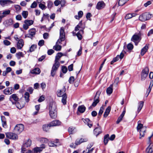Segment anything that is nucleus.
<instances>
[{
    "label": "nucleus",
    "mask_w": 153,
    "mask_h": 153,
    "mask_svg": "<svg viewBox=\"0 0 153 153\" xmlns=\"http://www.w3.org/2000/svg\"><path fill=\"white\" fill-rule=\"evenodd\" d=\"M62 56V53L59 52L58 53L56 56L55 63L53 66L51 72V75L53 76L55 74L59 66L60 63L59 61Z\"/></svg>",
    "instance_id": "1"
},
{
    "label": "nucleus",
    "mask_w": 153,
    "mask_h": 153,
    "mask_svg": "<svg viewBox=\"0 0 153 153\" xmlns=\"http://www.w3.org/2000/svg\"><path fill=\"white\" fill-rule=\"evenodd\" d=\"M48 109L49 111V115L51 118H55L57 115L56 106L55 102H50Z\"/></svg>",
    "instance_id": "2"
},
{
    "label": "nucleus",
    "mask_w": 153,
    "mask_h": 153,
    "mask_svg": "<svg viewBox=\"0 0 153 153\" xmlns=\"http://www.w3.org/2000/svg\"><path fill=\"white\" fill-rule=\"evenodd\" d=\"M142 35V33L140 32H139L138 33H135L132 36L131 40L134 42L135 45H137L141 39Z\"/></svg>",
    "instance_id": "3"
},
{
    "label": "nucleus",
    "mask_w": 153,
    "mask_h": 153,
    "mask_svg": "<svg viewBox=\"0 0 153 153\" xmlns=\"http://www.w3.org/2000/svg\"><path fill=\"white\" fill-rule=\"evenodd\" d=\"M152 14L145 13L140 15L139 17L140 21L143 22L151 18Z\"/></svg>",
    "instance_id": "4"
},
{
    "label": "nucleus",
    "mask_w": 153,
    "mask_h": 153,
    "mask_svg": "<svg viewBox=\"0 0 153 153\" xmlns=\"http://www.w3.org/2000/svg\"><path fill=\"white\" fill-rule=\"evenodd\" d=\"M24 126L22 124L16 125L14 128V131L17 134H19L24 130Z\"/></svg>",
    "instance_id": "5"
},
{
    "label": "nucleus",
    "mask_w": 153,
    "mask_h": 153,
    "mask_svg": "<svg viewBox=\"0 0 153 153\" xmlns=\"http://www.w3.org/2000/svg\"><path fill=\"white\" fill-rule=\"evenodd\" d=\"M101 91L100 90H98L97 92L96 95L94 98V101L93 102L92 106L93 107H95L97 104L99 102V98L100 95L101 93Z\"/></svg>",
    "instance_id": "6"
},
{
    "label": "nucleus",
    "mask_w": 153,
    "mask_h": 153,
    "mask_svg": "<svg viewBox=\"0 0 153 153\" xmlns=\"http://www.w3.org/2000/svg\"><path fill=\"white\" fill-rule=\"evenodd\" d=\"M149 72V68L146 67L141 72V79L142 80H144L147 76Z\"/></svg>",
    "instance_id": "7"
},
{
    "label": "nucleus",
    "mask_w": 153,
    "mask_h": 153,
    "mask_svg": "<svg viewBox=\"0 0 153 153\" xmlns=\"http://www.w3.org/2000/svg\"><path fill=\"white\" fill-rule=\"evenodd\" d=\"M7 138L10 139L17 140L18 138L17 135L15 133L12 132H7L5 133Z\"/></svg>",
    "instance_id": "8"
},
{
    "label": "nucleus",
    "mask_w": 153,
    "mask_h": 153,
    "mask_svg": "<svg viewBox=\"0 0 153 153\" xmlns=\"http://www.w3.org/2000/svg\"><path fill=\"white\" fill-rule=\"evenodd\" d=\"M36 32V29L35 28H32L30 29L29 30L28 34H26L25 35V38L28 37L31 38L34 36Z\"/></svg>",
    "instance_id": "9"
},
{
    "label": "nucleus",
    "mask_w": 153,
    "mask_h": 153,
    "mask_svg": "<svg viewBox=\"0 0 153 153\" xmlns=\"http://www.w3.org/2000/svg\"><path fill=\"white\" fill-rule=\"evenodd\" d=\"M9 100L12 102L13 104H14L19 100V98L16 94H13L10 96Z\"/></svg>",
    "instance_id": "10"
},
{
    "label": "nucleus",
    "mask_w": 153,
    "mask_h": 153,
    "mask_svg": "<svg viewBox=\"0 0 153 153\" xmlns=\"http://www.w3.org/2000/svg\"><path fill=\"white\" fill-rule=\"evenodd\" d=\"M14 105H15L16 107L20 109L22 108L25 106V103L21 100H18L15 103Z\"/></svg>",
    "instance_id": "11"
},
{
    "label": "nucleus",
    "mask_w": 153,
    "mask_h": 153,
    "mask_svg": "<svg viewBox=\"0 0 153 153\" xmlns=\"http://www.w3.org/2000/svg\"><path fill=\"white\" fill-rule=\"evenodd\" d=\"M24 42L23 40L20 39L18 40L16 44L17 48L18 49H21L24 45Z\"/></svg>",
    "instance_id": "12"
},
{
    "label": "nucleus",
    "mask_w": 153,
    "mask_h": 153,
    "mask_svg": "<svg viewBox=\"0 0 153 153\" xmlns=\"http://www.w3.org/2000/svg\"><path fill=\"white\" fill-rule=\"evenodd\" d=\"M124 56V54L123 53V52H122L120 54V55H118L117 56L114 58L113 59V60L111 62V64L112 65L114 62H116L117 61H118L119 59V58H120L121 59H122Z\"/></svg>",
    "instance_id": "13"
},
{
    "label": "nucleus",
    "mask_w": 153,
    "mask_h": 153,
    "mask_svg": "<svg viewBox=\"0 0 153 153\" xmlns=\"http://www.w3.org/2000/svg\"><path fill=\"white\" fill-rule=\"evenodd\" d=\"M66 89L65 87L64 86L62 90H58L57 93V95L59 97H61L63 96L65 93Z\"/></svg>",
    "instance_id": "14"
},
{
    "label": "nucleus",
    "mask_w": 153,
    "mask_h": 153,
    "mask_svg": "<svg viewBox=\"0 0 153 153\" xmlns=\"http://www.w3.org/2000/svg\"><path fill=\"white\" fill-rule=\"evenodd\" d=\"M3 24L6 27L11 25L13 24V20L11 19H7L3 23Z\"/></svg>",
    "instance_id": "15"
},
{
    "label": "nucleus",
    "mask_w": 153,
    "mask_h": 153,
    "mask_svg": "<svg viewBox=\"0 0 153 153\" xmlns=\"http://www.w3.org/2000/svg\"><path fill=\"white\" fill-rule=\"evenodd\" d=\"M140 121H138V125L137 127V130L138 131L140 130H146V127L145 126H143V125L140 123Z\"/></svg>",
    "instance_id": "16"
},
{
    "label": "nucleus",
    "mask_w": 153,
    "mask_h": 153,
    "mask_svg": "<svg viewBox=\"0 0 153 153\" xmlns=\"http://www.w3.org/2000/svg\"><path fill=\"white\" fill-rule=\"evenodd\" d=\"M61 122L58 120H56L50 123V126H58L61 124Z\"/></svg>",
    "instance_id": "17"
},
{
    "label": "nucleus",
    "mask_w": 153,
    "mask_h": 153,
    "mask_svg": "<svg viewBox=\"0 0 153 153\" xmlns=\"http://www.w3.org/2000/svg\"><path fill=\"white\" fill-rule=\"evenodd\" d=\"M94 134L97 137L102 132L101 128L100 126L97 127L94 130Z\"/></svg>",
    "instance_id": "18"
},
{
    "label": "nucleus",
    "mask_w": 153,
    "mask_h": 153,
    "mask_svg": "<svg viewBox=\"0 0 153 153\" xmlns=\"http://www.w3.org/2000/svg\"><path fill=\"white\" fill-rule=\"evenodd\" d=\"M88 141L87 138H81L80 139H78L75 141V144L77 145H79L82 142H86Z\"/></svg>",
    "instance_id": "19"
},
{
    "label": "nucleus",
    "mask_w": 153,
    "mask_h": 153,
    "mask_svg": "<svg viewBox=\"0 0 153 153\" xmlns=\"http://www.w3.org/2000/svg\"><path fill=\"white\" fill-rule=\"evenodd\" d=\"M153 152V144L150 143L146 150V153H152Z\"/></svg>",
    "instance_id": "20"
},
{
    "label": "nucleus",
    "mask_w": 153,
    "mask_h": 153,
    "mask_svg": "<svg viewBox=\"0 0 153 153\" xmlns=\"http://www.w3.org/2000/svg\"><path fill=\"white\" fill-rule=\"evenodd\" d=\"M4 93L6 95L10 94L13 92V90L12 88H8L4 90Z\"/></svg>",
    "instance_id": "21"
},
{
    "label": "nucleus",
    "mask_w": 153,
    "mask_h": 153,
    "mask_svg": "<svg viewBox=\"0 0 153 153\" xmlns=\"http://www.w3.org/2000/svg\"><path fill=\"white\" fill-rule=\"evenodd\" d=\"M149 44H146L141 50L140 53L142 56H143L147 51L149 48Z\"/></svg>",
    "instance_id": "22"
},
{
    "label": "nucleus",
    "mask_w": 153,
    "mask_h": 153,
    "mask_svg": "<svg viewBox=\"0 0 153 153\" xmlns=\"http://www.w3.org/2000/svg\"><path fill=\"white\" fill-rule=\"evenodd\" d=\"M105 6V4L103 1H100L98 2L96 6L97 9L99 10L103 8Z\"/></svg>",
    "instance_id": "23"
},
{
    "label": "nucleus",
    "mask_w": 153,
    "mask_h": 153,
    "mask_svg": "<svg viewBox=\"0 0 153 153\" xmlns=\"http://www.w3.org/2000/svg\"><path fill=\"white\" fill-rule=\"evenodd\" d=\"M126 113L125 109L124 108V110L122 114L120 115V116L118 118L117 121L116 123L117 124H119L122 120L123 118L124 117Z\"/></svg>",
    "instance_id": "24"
},
{
    "label": "nucleus",
    "mask_w": 153,
    "mask_h": 153,
    "mask_svg": "<svg viewBox=\"0 0 153 153\" xmlns=\"http://www.w3.org/2000/svg\"><path fill=\"white\" fill-rule=\"evenodd\" d=\"M1 118L2 126L5 128H7V125L5 117L4 116H1Z\"/></svg>",
    "instance_id": "25"
},
{
    "label": "nucleus",
    "mask_w": 153,
    "mask_h": 153,
    "mask_svg": "<svg viewBox=\"0 0 153 153\" xmlns=\"http://www.w3.org/2000/svg\"><path fill=\"white\" fill-rule=\"evenodd\" d=\"M10 2L12 3L13 2L12 1L9 0H0V4L3 7Z\"/></svg>",
    "instance_id": "26"
},
{
    "label": "nucleus",
    "mask_w": 153,
    "mask_h": 153,
    "mask_svg": "<svg viewBox=\"0 0 153 153\" xmlns=\"http://www.w3.org/2000/svg\"><path fill=\"white\" fill-rule=\"evenodd\" d=\"M32 144V141L28 139L23 144L24 146L25 147H27L30 146Z\"/></svg>",
    "instance_id": "27"
},
{
    "label": "nucleus",
    "mask_w": 153,
    "mask_h": 153,
    "mask_svg": "<svg viewBox=\"0 0 153 153\" xmlns=\"http://www.w3.org/2000/svg\"><path fill=\"white\" fill-rule=\"evenodd\" d=\"M111 110V107L110 106H108L106 109L105 112L104 113L103 116L105 117H106L108 115V114Z\"/></svg>",
    "instance_id": "28"
},
{
    "label": "nucleus",
    "mask_w": 153,
    "mask_h": 153,
    "mask_svg": "<svg viewBox=\"0 0 153 153\" xmlns=\"http://www.w3.org/2000/svg\"><path fill=\"white\" fill-rule=\"evenodd\" d=\"M86 108L83 105L79 106L78 108V111L81 113H83L85 110Z\"/></svg>",
    "instance_id": "29"
},
{
    "label": "nucleus",
    "mask_w": 153,
    "mask_h": 153,
    "mask_svg": "<svg viewBox=\"0 0 153 153\" xmlns=\"http://www.w3.org/2000/svg\"><path fill=\"white\" fill-rule=\"evenodd\" d=\"M113 85H111L110 86L108 87L106 90V92L108 95H110L113 92Z\"/></svg>",
    "instance_id": "30"
},
{
    "label": "nucleus",
    "mask_w": 153,
    "mask_h": 153,
    "mask_svg": "<svg viewBox=\"0 0 153 153\" xmlns=\"http://www.w3.org/2000/svg\"><path fill=\"white\" fill-rule=\"evenodd\" d=\"M143 104L144 102L143 101H141L139 102L138 107L137 110L138 113H139L142 109V107L143 106Z\"/></svg>",
    "instance_id": "31"
},
{
    "label": "nucleus",
    "mask_w": 153,
    "mask_h": 153,
    "mask_svg": "<svg viewBox=\"0 0 153 153\" xmlns=\"http://www.w3.org/2000/svg\"><path fill=\"white\" fill-rule=\"evenodd\" d=\"M84 31L83 30H80L79 32L76 34L79 40H81L82 39V34H83Z\"/></svg>",
    "instance_id": "32"
},
{
    "label": "nucleus",
    "mask_w": 153,
    "mask_h": 153,
    "mask_svg": "<svg viewBox=\"0 0 153 153\" xmlns=\"http://www.w3.org/2000/svg\"><path fill=\"white\" fill-rule=\"evenodd\" d=\"M40 72V69L39 68H36L32 70L31 73L32 74H39Z\"/></svg>",
    "instance_id": "33"
},
{
    "label": "nucleus",
    "mask_w": 153,
    "mask_h": 153,
    "mask_svg": "<svg viewBox=\"0 0 153 153\" xmlns=\"http://www.w3.org/2000/svg\"><path fill=\"white\" fill-rule=\"evenodd\" d=\"M50 126V123L48 124L43 125L42 126L43 130L45 131H47L49 130L50 127H51V126Z\"/></svg>",
    "instance_id": "34"
},
{
    "label": "nucleus",
    "mask_w": 153,
    "mask_h": 153,
    "mask_svg": "<svg viewBox=\"0 0 153 153\" xmlns=\"http://www.w3.org/2000/svg\"><path fill=\"white\" fill-rule=\"evenodd\" d=\"M10 10H4L3 11L2 13V15H1L2 17L4 18L7 15H9L10 13Z\"/></svg>",
    "instance_id": "35"
},
{
    "label": "nucleus",
    "mask_w": 153,
    "mask_h": 153,
    "mask_svg": "<svg viewBox=\"0 0 153 153\" xmlns=\"http://www.w3.org/2000/svg\"><path fill=\"white\" fill-rule=\"evenodd\" d=\"M61 46L59 45L58 44L56 43L53 47V49L57 51H60L61 50Z\"/></svg>",
    "instance_id": "36"
},
{
    "label": "nucleus",
    "mask_w": 153,
    "mask_h": 153,
    "mask_svg": "<svg viewBox=\"0 0 153 153\" xmlns=\"http://www.w3.org/2000/svg\"><path fill=\"white\" fill-rule=\"evenodd\" d=\"M60 36L62 37V38H63V37L65 38V33L63 27H62L60 28Z\"/></svg>",
    "instance_id": "37"
},
{
    "label": "nucleus",
    "mask_w": 153,
    "mask_h": 153,
    "mask_svg": "<svg viewBox=\"0 0 153 153\" xmlns=\"http://www.w3.org/2000/svg\"><path fill=\"white\" fill-rule=\"evenodd\" d=\"M16 56L17 58L19 59L21 58V57H24V54L22 52H19L16 53Z\"/></svg>",
    "instance_id": "38"
},
{
    "label": "nucleus",
    "mask_w": 153,
    "mask_h": 153,
    "mask_svg": "<svg viewBox=\"0 0 153 153\" xmlns=\"http://www.w3.org/2000/svg\"><path fill=\"white\" fill-rule=\"evenodd\" d=\"M62 97V102L64 105H65L66 103V99L67 98L66 94H65V95Z\"/></svg>",
    "instance_id": "39"
},
{
    "label": "nucleus",
    "mask_w": 153,
    "mask_h": 153,
    "mask_svg": "<svg viewBox=\"0 0 153 153\" xmlns=\"http://www.w3.org/2000/svg\"><path fill=\"white\" fill-rule=\"evenodd\" d=\"M33 21L32 20H25L24 21V23L26 24L28 26L33 25Z\"/></svg>",
    "instance_id": "40"
},
{
    "label": "nucleus",
    "mask_w": 153,
    "mask_h": 153,
    "mask_svg": "<svg viewBox=\"0 0 153 153\" xmlns=\"http://www.w3.org/2000/svg\"><path fill=\"white\" fill-rule=\"evenodd\" d=\"M55 143L56 144H55V143H53L51 141L48 143V144L49 146L52 147L57 146L60 145V143H58V142H55Z\"/></svg>",
    "instance_id": "41"
},
{
    "label": "nucleus",
    "mask_w": 153,
    "mask_h": 153,
    "mask_svg": "<svg viewBox=\"0 0 153 153\" xmlns=\"http://www.w3.org/2000/svg\"><path fill=\"white\" fill-rule=\"evenodd\" d=\"M109 135L107 134L105 135L104 137V142L105 145H106L108 141Z\"/></svg>",
    "instance_id": "42"
},
{
    "label": "nucleus",
    "mask_w": 153,
    "mask_h": 153,
    "mask_svg": "<svg viewBox=\"0 0 153 153\" xmlns=\"http://www.w3.org/2000/svg\"><path fill=\"white\" fill-rule=\"evenodd\" d=\"M81 22L82 21H81L79 24L76 26L75 28V31H77L79 30L80 28L82 29V30H83L84 29V27H82L81 26V25H82Z\"/></svg>",
    "instance_id": "43"
},
{
    "label": "nucleus",
    "mask_w": 153,
    "mask_h": 153,
    "mask_svg": "<svg viewBox=\"0 0 153 153\" xmlns=\"http://www.w3.org/2000/svg\"><path fill=\"white\" fill-rule=\"evenodd\" d=\"M128 0H119L118 5L120 6H122Z\"/></svg>",
    "instance_id": "44"
},
{
    "label": "nucleus",
    "mask_w": 153,
    "mask_h": 153,
    "mask_svg": "<svg viewBox=\"0 0 153 153\" xmlns=\"http://www.w3.org/2000/svg\"><path fill=\"white\" fill-rule=\"evenodd\" d=\"M42 149L40 147H36L34 148L33 149V153H37L38 152H40L42 151Z\"/></svg>",
    "instance_id": "45"
},
{
    "label": "nucleus",
    "mask_w": 153,
    "mask_h": 153,
    "mask_svg": "<svg viewBox=\"0 0 153 153\" xmlns=\"http://www.w3.org/2000/svg\"><path fill=\"white\" fill-rule=\"evenodd\" d=\"M25 98L26 102H28L29 101V94L27 92H26L25 94Z\"/></svg>",
    "instance_id": "46"
},
{
    "label": "nucleus",
    "mask_w": 153,
    "mask_h": 153,
    "mask_svg": "<svg viewBox=\"0 0 153 153\" xmlns=\"http://www.w3.org/2000/svg\"><path fill=\"white\" fill-rule=\"evenodd\" d=\"M135 16V14H127L126 16H125V19L126 20L130 19L132 18L133 16Z\"/></svg>",
    "instance_id": "47"
},
{
    "label": "nucleus",
    "mask_w": 153,
    "mask_h": 153,
    "mask_svg": "<svg viewBox=\"0 0 153 153\" xmlns=\"http://www.w3.org/2000/svg\"><path fill=\"white\" fill-rule=\"evenodd\" d=\"M146 130H140V138L141 139V137H143L145 133V131Z\"/></svg>",
    "instance_id": "48"
},
{
    "label": "nucleus",
    "mask_w": 153,
    "mask_h": 153,
    "mask_svg": "<svg viewBox=\"0 0 153 153\" xmlns=\"http://www.w3.org/2000/svg\"><path fill=\"white\" fill-rule=\"evenodd\" d=\"M36 45H31V46L30 47L29 49V51L30 52H32L34 51L35 49H36Z\"/></svg>",
    "instance_id": "49"
},
{
    "label": "nucleus",
    "mask_w": 153,
    "mask_h": 153,
    "mask_svg": "<svg viewBox=\"0 0 153 153\" xmlns=\"http://www.w3.org/2000/svg\"><path fill=\"white\" fill-rule=\"evenodd\" d=\"M22 15L23 17L26 19L28 16V12L27 11H24L22 13Z\"/></svg>",
    "instance_id": "50"
},
{
    "label": "nucleus",
    "mask_w": 153,
    "mask_h": 153,
    "mask_svg": "<svg viewBox=\"0 0 153 153\" xmlns=\"http://www.w3.org/2000/svg\"><path fill=\"white\" fill-rule=\"evenodd\" d=\"M75 128L73 127H70L68 128V131L70 134H73L74 133V131Z\"/></svg>",
    "instance_id": "51"
},
{
    "label": "nucleus",
    "mask_w": 153,
    "mask_h": 153,
    "mask_svg": "<svg viewBox=\"0 0 153 153\" xmlns=\"http://www.w3.org/2000/svg\"><path fill=\"white\" fill-rule=\"evenodd\" d=\"M65 38L63 37V38L62 37L59 36V38L58 39L56 43L58 44H60L62 42L64 41L65 39Z\"/></svg>",
    "instance_id": "52"
},
{
    "label": "nucleus",
    "mask_w": 153,
    "mask_h": 153,
    "mask_svg": "<svg viewBox=\"0 0 153 153\" xmlns=\"http://www.w3.org/2000/svg\"><path fill=\"white\" fill-rule=\"evenodd\" d=\"M48 141V140L46 138H42L40 139V141L42 143H46Z\"/></svg>",
    "instance_id": "53"
},
{
    "label": "nucleus",
    "mask_w": 153,
    "mask_h": 153,
    "mask_svg": "<svg viewBox=\"0 0 153 153\" xmlns=\"http://www.w3.org/2000/svg\"><path fill=\"white\" fill-rule=\"evenodd\" d=\"M48 8H51L53 6V2L51 1H48Z\"/></svg>",
    "instance_id": "54"
},
{
    "label": "nucleus",
    "mask_w": 153,
    "mask_h": 153,
    "mask_svg": "<svg viewBox=\"0 0 153 153\" xmlns=\"http://www.w3.org/2000/svg\"><path fill=\"white\" fill-rule=\"evenodd\" d=\"M127 47L128 50H131L133 48V45L132 44L129 43L128 44Z\"/></svg>",
    "instance_id": "55"
},
{
    "label": "nucleus",
    "mask_w": 153,
    "mask_h": 153,
    "mask_svg": "<svg viewBox=\"0 0 153 153\" xmlns=\"http://www.w3.org/2000/svg\"><path fill=\"white\" fill-rule=\"evenodd\" d=\"M74 79L73 76H71L69 79V82L70 84H72L74 83Z\"/></svg>",
    "instance_id": "56"
},
{
    "label": "nucleus",
    "mask_w": 153,
    "mask_h": 153,
    "mask_svg": "<svg viewBox=\"0 0 153 153\" xmlns=\"http://www.w3.org/2000/svg\"><path fill=\"white\" fill-rule=\"evenodd\" d=\"M45 99L44 96L42 95L40 97L39 99L38 100V101L39 102H42L45 100Z\"/></svg>",
    "instance_id": "57"
},
{
    "label": "nucleus",
    "mask_w": 153,
    "mask_h": 153,
    "mask_svg": "<svg viewBox=\"0 0 153 153\" xmlns=\"http://www.w3.org/2000/svg\"><path fill=\"white\" fill-rule=\"evenodd\" d=\"M3 43L4 45L7 46L10 45L11 44L10 42V41L7 40H4Z\"/></svg>",
    "instance_id": "58"
},
{
    "label": "nucleus",
    "mask_w": 153,
    "mask_h": 153,
    "mask_svg": "<svg viewBox=\"0 0 153 153\" xmlns=\"http://www.w3.org/2000/svg\"><path fill=\"white\" fill-rule=\"evenodd\" d=\"M44 43V41L43 40H40L38 43V45L40 46H42L43 45Z\"/></svg>",
    "instance_id": "59"
},
{
    "label": "nucleus",
    "mask_w": 153,
    "mask_h": 153,
    "mask_svg": "<svg viewBox=\"0 0 153 153\" xmlns=\"http://www.w3.org/2000/svg\"><path fill=\"white\" fill-rule=\"evenodd\" d=\"M39 7L41 8L42 10H43L46 9V7L43 4L40 3L39 5Z\"/></svg>",
    "instance_id": "60"
},
{
    "label": "nucleus",
    "mask_w": 153,
    "mask_h": 153,
    "mask_svg": "<svg viewBox=\"0 0 153 153\" xmlns=\"http://www.w3.org/2000/svg\"><path fill=\"white\" fill-rule=\"evenodd\" d=\"M37 6V4L36 2L34 1L33 3L30 6V7L31 8H35Z\"/></svg>",
    "instance_id": "61"
},
{
    "label": "nucleus",
    "mask_w": 153,
    "mask_h": 153,
    "mask_svg": "<svg viewBox=\"0 0 153 153\" xmlns=\"http://www.w3.org/2000/svg\"><path fill=\"white\" fill-rule=\"evenodd\" d=\"M104 110V108L102 107H101L100 108V110L99 111V112L98 113V115H99L100 116L102 114L103 112V110Z\"/></svg>",
    "instance_id": "62"
},
{
    "label": "nucleus",
    "mask_w": 153,
    "mask_h": 153,
    "mask_svg": "<svg viewBox=\"0 0 153 153\" xmlns=\"http://www.w3.org/2000/svg\"><path fill=\"white\" fill-rule=\"evenodd\" d=\"M62 71L63 73H65L67 71V68L65 66H62Z\"/></svg>",
    "instance_id": "63"
},
{
    "label": "nucleus",
    "mask_w": 153,
    "mask_h": 153,
    "mask_svg": "<svg viewBox=\"0 0 153 153\" xmlns=\"http://www.w3.org/2000/svg\"><path fill=\"white\" fill-rule=\"evenodd\" d=\"M43 36L44 39H47L49 36V34L47 33H45L43 34Z\"/></svg>",
    "instance_id": "64"
}]
</instances>
